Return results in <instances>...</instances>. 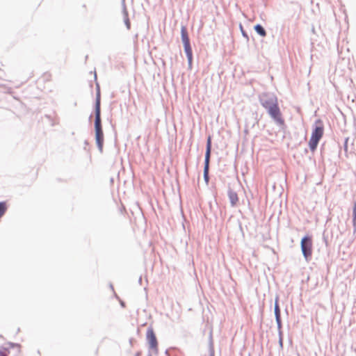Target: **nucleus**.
I'll return each instance as SVG.
<instances>
[{
    "label": "nucleus",
    "mask_w": 356,
    "mask_h": 356,
    "mask_svg": "<svg viewBox=\"0 0 356 356\" xmlns=\"http://www.w3.org/2000/svg\"><path fill=\"white\" fill-rule=\"evenodd\" d=\"M94 130L95 143L99 152L101 154H102L104 143V134L101 117V91L100 86L98 82H96V97L94 104Z\"/></svg>",
    "instance_id": "obj_1"
},
{
    "label": "nucleus",
    "mask_w": 356,
    "mask_h": 356,
    "mask_svg": "<svg viewBox=\"0 0 356 356\" xmlns=\"http://www.w3.org/2000/svg\"><path fill=\"white\" fill-rule=\"evenodd\" d=\"M181 40L183 43L184 50L187 58L188 67L191 68L193 60V54L188 30L186 26L184 25H181Z\"/></svg>",
    "instance_id": "obj_2"
},
{
    "label": "nucleus",
    "mask_w": 356,
    "mask_h": 356,
    "mask_svg": "<svg viewBox=\"0 0 356 356\" xmlns=\"http://www.w3.org/2000/svg\"><path fill=\"white\" fill-rule=\"evenodd\" d=\"M267 111L270 118L280 127L285 126V121L282 118L278 102L263 106Z\"/></svg>",
    "instance_id": "obj_3"
},
{
    "label": "nucleus",
    "mask_w": 356,
    "mask_h": 356,
    "mask_svg": "<svg viewBox=\"0 0 356 356\" xmlns=\"http://www.w3.org/2000/svg\"><path fill=\"white\" fill-rule=\"evenodd\" d=\"M302 254L307 261H309L312 257L313 243L312 236L309 234L305 235L300 241Z\"/></svg>",
    "instance_id": "obj_4"
},
{
    "label": "nucleus",
    "mask_w": 356,
    "mask_h": 356,
    "mask_svg": "<svg viewBox=\"0 0 356 356\" xmlns=\"http://www.w3.org/2000/svg\"><path fill=\"white\" fill-rule=\"evenodd\" d=\"M146 339L149 345V348L152 350L156 354L158 353V341L152 327H149L147 330Z\"/></svg>",
    "instance_id": "obj_5"
},
{
    "label": "nucleus",
    "mask_w": 356,
    "mask_h": 356,
    "mask_svg": "<svg viewBox=\"0 0 356 356\" xmlns=\"http://www.w3.org/2000/svg\"><path fill=\"white\" fill-rule=\"evenodd\" d=\"M259 102L265 106L278 102L277 97L273 92H262L259 95Z\"/></svg>",
    "instance_id": "obj_6"
},
{
    "label": "nucleus",
    "mask_w": 356,
    "mask_h": 356,
    "mask_svg": "<svg viewBox=\"0 0 356 356\" xmlns=\"http://www.w3.org/2000/svg\"><path fill=\"white\" fill-rule=\"evenodd\" d=\"M324 134L323 122L321 119H317L312 127L311 136L321 139Z\"/></svg>",
    "instance_id": "obj_7"
},
{
    "label": "nucleus",
    "mask_w": 356,
    "mask_h": 356,
    "mask_svg": "<svg viewBox=\"0 0 356 356\" xmlns=\"http://www.w3.org/2000/svg\"><path fill=\"white\" fill-rule=\"evenodd\" d=\"M211 149H212L211 137L210 136H209L207 139V143H206V151H205V155H204V167H207V168L210 167Z\"/></svg>",
    "instance_id": "obj_8"
},
{
    "label": "nucleus",
    "mask_w": 356,
    "mask_h": 356,
    "mask_svg": "<svg viewBox=\"0 0 356 356\" xmlns=\"http://www.w3.org/2000/svg\"><path fill=\"white\" fill-rule=\"evenodd\" d=\"M227 196L231 206L232 207H236L238 202V197L236 192H235L232 188H231V187L228 188Z\"/></svg>",
    "instance_id": "obj_9"
},
{
    "label": "nucleus",
    "mask_w": 356,
    "mask_h": 356,
    "mask_svg": "<svg viewBox=\"0 0 356 356\" xmlns=\"http://www.w3.org/2000/svg\"><path fill=\"white\" fill-rule=\"evenodd\" d=\"M122 6V15L124 18V24L128 30L131 29V22L129 18V13L127 10L125 0H121Z\"/></svg>",
    "instance_id": "obj_10"
},
{
    "label": "nucleus",
    "mask_w": 356,
    "mask_h": 356,
    "mask_svg": "<svg viewBox=\"0 0 356 356\" xmlns=\"http://www.w3.org/2000/svg\"><path fill=\"white\" fill-rule=\"evenodd\" d=\"M320 140L317 138L310 137L308 145L312 152L314 153L316 150Z\"/></svg>",
    "instance_id": "obj_11"
},
{
    "label": "nucleus",
    "mask_w": 356,
    "mask_h": 356,
    "mask_svg": "<svg viewBox=\"0 0 356 356\" xmlns=\"http://www.w3.org/2000/svg\"><path fill=\"white\" fill-rule=\"evenodd\" d=\"M280 298L278 296H276L275 298V304H274V314L275 318H282L281 317V309L279 305Z\"/></svg>",
    "instance_id": "obj_12"
},
{
    "label": "nucleus",
    "mask_w": 356,
    "mask_h": 356,
    "mask_svg": "<svg viewBox=\"0 0 356 356\" xmlns=\"http://www.w3.org/2000/svg\"><path fill=\"white\" fill-rule=\"evenodd\" d=\"M254 30L261 37L264 38L267 35V32H266V29L260 24H257L256 25H254Z\"/></svg>",
    "instance_id": "obj_13"
},
{
    "label": "nucleus",
    "mask_w": 356,
    "mask_h": 356,
    "mask_svg": "<svg viewBox=\"0 0 356 356\" xmlns=\"http://www.w3.org/2000/svg\"><path fill=\"white\" fill-rule=\"evenodd\" d=\"M208 351H209V356H215V350H214L213 341L211 332L210 333L209 338Z\"/></svg>",
    "instance_id": "obj_14"
},
{
    "label": "nucleus",
    "mask_w": 356,
    "mask_h": 356,
    "mask_svg": "<svg viewBox=\"0 0 356 356\" xmlns=\"http://www.w3.org/2000/svg\"><path fill=\"white\" fill-rule=\"evenodd\" d=\"M353 234L356 233V200L353 202Z\"/></svg>",
    "instance_id": "obj_15"
},
{
    "label": "nucleus",
    "mask_w": 356,
    "mask_h": 356,
    "mask_svg": "<svg viewBox=\"0 0 356 356\" xmlns=\"http://www.w3.org/2000/svg\"><path fill=\"white\" fill-rule=\"evenodd\" d=\"M203 177H204V180L206 184L208 185L209 182V179H210L209 168L204 167Z\"/></svg>",
    "instance_id": "obj_16"
},
{
    "label": "nucleus",
    "mask_w": 356,
    "mask_h": 356,
    "mask_svg": "<svg viewBox=\"0 0 356 356\" xmlns=\"http://www.w3.org/2000/svg\"><path fill=\"white\" fill-rule=\"evenodd\" d=\"M7 204L6 202H0V218H1L7 211Z\"/></svg>",
    "instance_id": "obj_17"
},
{
    "label": "nucleus",
    "mask_w": 356,
    "mask_h": 356,
    "mask_svg": "<svg viewBox=\"0 0 356 356\" xmlns=\"http://www.w3.org/2000/svg\"><path fill=\"white\" fill-rule=\"evenodd\" d=\"M6 345L8 346L10 349V348H17V353H20L21 345L19 343H13V342H8L6 343Z\"/></svg>",
    "instance_id": "obj_18"
},
{
    "label": "nucleus",
    "mask_w": 356,
    "mask_h": 356,
    "mask_svg": "<svg viewBox=\"0 0 356 356\" xmlns=\"http://www.w3.org/2000/svg\"><path fill=\"white\" fill-rule=\"evenodd\" d=\"M275 321H276V323H277L278 335L283 334L282 330V318H275Z\"/></svg>",
    "instance_id": "obj_19"
},
{
    "label": "nucleus",
    "mask_w": 356,
    "mask_h": 356,
    "mask_svg": "<svg viewBox=\"0 0 356 356\" xmlns=\"http://www.w3.org/2000/svg\"><path fill=\"white\" fill-rule=\"evenodd\" d=\"M239 29L241 30V34H242L243 37L246 39L247 42H248L249 41L248 34L247 31H245L244 30L243 26V25L241 24H239Z\"/></svg>",
    "instance_id": "obj_20"
},
{
    "label": "nucleus",
    "mask_w": 356,
    "mask_h": 356,
    "mask_svg": "<svg viewBox=\"0 0 356 356\" xmlns=\"http://www.w3.org/2000/svg\"><path fill=\"white\" fill-rule=\"evenodd\" d=\"M348 140H349V137H346L344 139V143H343V151H344V153H345V156L346 157H348Z\"/></svg>",
    "instance_id": "obj_21"
},
{
    "label": "nucleus",
    "mask_w": 356,
    "mask_h": 356,
    "mask_svg": "<svg viewBox=\"0 0 356 356\" xmlns=\"http://www.w3.org/2000/svg\"><path fill=\"white\" fill-rule=\"evenodd\" d=\"M323 242L325 243L326 247H328L329 246V243H328V234H327V231H324L323 234Z\"/></svg>",
    "instance_id": "obj_22"
},
{
    "label": "nucleus",
    "mask_w": 356,
    "mask_h": 356,
    "mask_svg": "<svg viewBox=\"0 0 356 356\" xmlns=\"http://www.w3.org/2000/svg\"><path fill=\"white\" fill-rule=\"evenodd\" d=\"M0 350H3V355L5 356H7V355L10 354V348L6 344H5V346H1L0 348Z\"/></svg>",
    "instance_id": "obj_23"
},
{
    "label": "nucleus",
    "mask_w": 356,
    "mask_h": 356,
    "mask_svg": "<svg viewBox=\"0 0 356 356\" xmlns=\"http://www.w3.org/2000/svg\"><path fill=\"white\" fill-rule=\"evenodd\" d=\"M279 337V346H280V349H283V346H284V344H283V334H280V335H278Z\"/></svg>",
    "instance_id": "obj_24"
},
{
    "label": "nucleus",
    "mask_w": 356,
    "mask_h": 356,
    "mask_svg": "<svg viewBox=\"0 0 356 356\" xmlns=\"http://www.w3.org/2000/svg\"><path fill=\"white\" fill-rule=\"evenodd\" d=\"M44 117L48 119V120L49 121V122L51 123V125L52 127H54L55 125V123L53 121V118H52V117L50 115L46 114L44 115Z\"/></svg>",
    "instance_id": "obj_25"
},
{
    "label": "nucleus",
    "mask_w": 356,
    "mask_h": 356,
    "mask_svg": "<svg viewBox=\"0 0 356 356\" xmlns=\"http://www.w3.org/2000/svg\"><path fill=\"white\" fill-rule=\"evenodd\" d=\"M175 348H170V349H167L165 352L166 356H172V354H171V351H175Z\"/></svg>",
    "instance_id": "obj_26"
},
{
    "label": "nucleus",
    "mask_w": 356,
    "mask_h": 356,
    "mask_svg": "<svg viewBox=\"0 0 356 356\" xmlns=\"http://www.w3.org/2000/svg\"><path fill=\"white\" fill-rule=\"evenodd\" d=\"M89 145V142L88 140H85L84 141V147H83V149L86 150V151H88L87 149V146Z\"/></svg>",
    "instance_id": "obj_27"
},
{
    "label": "nucleus",
    "mask_w": 356,
    "mask_h": 356,
    "mask_svg": "<svg viewBox=\"0 0 356 356\" xmlns=\"http://www.w3.org/2000/svg\"><path fill=\"white\" fill-rule=\"evenodd\" d=\"M120 304L121 307L123 308H124L126 306L125 302L122 300H120Z\"/></svg>",
    "instance_id": "obj_28"
},
{
    "label": "nucleus",
    "mask_w": 356,
    "mask_h": 356,
    "mask_svg": "<svg viewBox=\"0 0 356 356\" xmlns=\"http://www.w3.org/2000/svg\"><path fill=\"white\" fill-rule=\"evenodd\" d=\"M135 341V339L134 338H130L129 339V343L130 345L132 346H133V343Z\"/></svg>",
    "instance_id": "obj_29"
},
{
    "label": "nucleus",
    "mask_w": 356,
    "mask_h": 356,
    "mask_svg": "<svg viewBox=\"0 0 356 356\" xmlns=\"http://www.w3.org/2000/svg\"><path fill=\"white\" fill-rule=\"evenodd\" d=\"M138 283H139L140 284H142V277H141V276H140V277H139V279H138Z\"/></svg>",
    "instance_id": "obj_30"
},
{
    "label": "nucleus",
    "mask_w": 356,
    "mask_h": 356,
    "mask_svg": "<svg viewBox=\"0 0 356 356\" xmlns=\"http://www.w3.org/2000/svg\"><path fill=\"white\" fill-rule=\"evenodd\" d=\"M92 118V114H90L89 116V118H88L89 122L91 121Z\"/></svg>",
    "instance_id": "obj_31"
},
{
    "label": "nucleus",
    "mask_w": 356,
    "mask_h": 356,
    "mask_svg": "<svg viewBox=\"0 0 356 356\" xmlns=\"http://www.w3.org/2000/svg\"><path fill=\"white\" fill-rule=\"evenodd\" d=\"M110 288L114 291L113 286L112 284H110Z\"/></svg>",
    "instance_id": "obj_32"
},
{
    "label": "nucleus",
    "mask_w": 356,
    "mask_h": 356,
    "mask_svg": "<svg viewBox=\"0 0 356 356\" xmlns=\"http://www.w3.org/2000/svg\"><path fill=\"white\" fill-rule=\"evenodd\" d=\"M114 294H115V297L118 299V300H120V298L118 297V296L114 292Z\"/></svg>",
    "instance_id": "obj_33"
},
{
    "label": "nucleus",
    "mask_w": 356,
    "mask_h": 356,
    "mask_svg": "<svg viewBox=\"0 0 356 356\" xmlns=\"http://www.w3.org/2000/svg\"><path fill=\"white\" fill-rule=\"evenodd\" d=\"M0 356H3V350H0Z\"/></svg>",
    "instance_id": "obj_34"
},
{
    "label": "nucleus",
    "mask_w": 356,
    "mask_h": 356,
    "mask_svg": "<svg viewBox=\"0 0 356 356\" xmlns=\"http://www.w3.org/2000/svg\"><path fill=\"white\" fill-rule=\"evenodd\" d=\"M304 152H305V154H307L308 153V149L306 148V149H305Z\"/></svg>",
    "instance_id": "obj_35"
},
{
    "label": "nucleus",
    "mask_w": 356,
    "mask_h": 356,
    "mask_svg": "<svg viewBox=\"0 0 356 356\" xmlns=\"http://www.w3.org/2000/svg\"><path fill=\"white\" fill-rule=\"evenodd\" d=\"M95 79L97 80V74L96 72H95Z\"/></svg>",
    "instance_id": "obj_36"
},
{
    "label": "nucleus",
    "mask_w": 356,
    "mask_h": 356,
    "mask_svg": "<svg viewBox=\"0 0 356 356\" xmlns=\"http://www.w3.org/2000/svg\"><path fill=\"white\" fill-rule=\"evenodd\" d=\"M139 355H140V353H137L136 354V356H139Z\"/></svg>",
    "instance_id": "obj_37"
},
{
    "label": "nucleus",
    "mask_w": 356,
    "mask_h": 356,
    "mask_svg": "<svg viewBox=\"0 0 356 356\" xmlns=\"http://www.w3.org/2000/svg\"><path fill=\"white\" fill-rule=\"evenodd\" d=\"M341 149L340 148V150H339V155L341 154Z\"/></svg>",
    "instance_id": "obj_38"
},
{
    "label": "nucleus",
    "mask_w": 356,
    "mask_h": 356,
    "mask_svg": "<svg viewBox=\"0 0 356 356\" xmlns=\"http://www.w3.org/2000/svg\"><path fill=\"white\" fill-rule=\"evenodd\" d=\"M285 312H286V314H288V310H287V309H285Z\"/></svg>",
    "instance_id": "obj_39"
},
{
    "label": "nucleus",
    "mask_w": 356,
    "mask_h": 356,
    "mask_svg": "<svg viewBox=\"0 0 356 356\" xmlns=\"http://www.w3.org/2000/svg\"><path fill=\"white\" fill-rule=\"evenodd\" d=\"M147 356H152L151 353H149Z\"/></svg>",
    "instance_id": "obj_40"
}]
</instances>
